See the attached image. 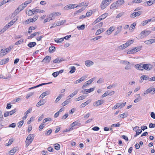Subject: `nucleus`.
<instances>
[{
  "instance_id": "64",
  "label": "nucleus",
  "mask_w": 155,
  "mask_h": 155,
  "mask_svg": "<svg viewBox=\"0 0 155 155\" xmlns=\"http://www.w3.org/2000/svg\"><path fill=\"white\" fill-rule=\"evenodd\" d=\"M31 10H29L28 12L27 13V14L28 15H32L34 14V13H33Z\"/></svg>"
},
{
  "instance_id": "44",
  "label": "nucleus",
  "mask_w": 155,
  "mask_h": 155,
  "mask_svg": "<svg viewBox=\"0 0 155 155\" xmlns=\"http://www.w3.org/2000/svg\"><path fill=\"white\" fill-rule=\"evenodd\" d=\"M85 28V26L84 24L77 26V28L78 30H83Z\"/></svg>"
},
{
  "instance_id": "43",
  "label": "nucleus",
  "mask_w": 155,
  "mask_h": 155,
  "mask_svg": "<svg viewBox=\"0 0 155 155\" xmlns=\"http://www.w3.org/2000/svg\"><path fill=\"white\" fill-rule=\"evenodd\" d=\"M55 48L54 46H51L49 47V52L50 53L53 52L54 51V49Z\"/></svg>"
},
{
  "instance_id": "40",
  "label": "nucleus",
  "mask_w": 155,
  "mask_h": 155,
  "mask_svg": "<svg viewBox=\"0 0 155 155\" xmlns=\"http://www.w3.org/2000/svg\"><path fill=\"white\" fill-rule=\"evenodd\" d=\"M54 148L56 150H59L60 148V145L58 143H56L54 145Z\"/></svg>"
},
{
  "instance_id": "55",
  "label": "nucleus",
  "mask_w": 155,
  "mask_h": 155,
  "mask_svg": "<svg viewBox=\"0 0 155 155\" xmlns=\"http://www.w3.org/2000/svg\"><path fill=\"white\" fill-rule=\"evenodd\" d=\"M51 120V118L50 117L45 118L43 120V123H45L48 121H50Z\"/></svg>"
},
{
  "instance_id": "42",
  "label": "nucleus",
  "mask_w": 155,
  "mask_h": 155,
  "mask_svg": "<svg viewBox=\"0 0 155 155\" xmlns=\"http://www.w3.org/2000/svg\"><path fill=\"white\" fill-rule=\"evenodd\" d=\"M70 98H69V99H67L64 102L62 103L61 104L63 106H65L66 105L68 104L70 102L69 99H70Z\"/></svg>"
},
{
  "instance_id": "2",
  "label": "nucleus",
  "mask_w": 155,
  "mask_h": 155,
  "mask_svg": "<svg viewBox=\"0 0 155 155\" xmlns=\"http://www.w3.org/2000/svg\"><path fill=\"white\" fill-rule=\"evenodd\" d=\"M112 0H103L101 4V7L102 9H105Z\"/></svg>"
},
{
  "instance_id": "1",
  "label": "nucleus",
  "mask_w": 155,
  "mask_h": 155,
  "mask_svg": "<svg viewBox=\"0 0 155 155\" xmlns=\"http://www.w3.org/2000/svg\"><path fill=\"white\" fill-rule=\"evenodd\" d=\"M34 134H30L27 137L25 142L27 146H28L33 141L34 139Z\"/></svg>"
},
{
  "instance_id": "3",
  "label": "nucleus",
  "mask_w": 155,
  "mask_h": 155,
  "mask_svg": "<svg viewBox=\"0 0 155 155\" xmlns=\"http://www.w3.org/2000/svg\"><path fill=\"white\" fill-rule=\"evenodd\" d=\"M13 46H10L7 48L3 50V52H1L0 53V56H3L10 52L11 49L13 48Z\"/></svg>"
},
{
  "instance_id": "5",
  "label": "nucleus",
  "mask_w": 155,
  "mask_h": 155,
  "mask_svg": "<svg viewBox=\"0 0 155 155\" xmlns=\"http://www.w3.org/2000/svg\"><path fill=\"white\" fill-rule=\"evenodd\" d=\"M153 66L150 64H144L142 66V68L146 70L149 71L153 68Z\"/></svg>"
},
{
  "instance_id": "13",
  "label": "nucleus",
  "mask_w": 155,
  "mask_h": 155,
  "mask_svg": "<svg viewBox=\"0 0 155 155\" xmlns=\"http://www.w3.org/2000/svg\"><path fill=\"white\" fill-rule=\"evenodd\" d=\"M86 8V7L84 8V7H82L81 9L76 11L73 14V15H72V17H74V16H76L78 13H80L83 10H84Z\"/></svg>"
},
{
  "instance_id": "28",
  "label": "nucleus",
  "mask_w": 155,
  "mask_h": 155,
  "mask_svg": "<svg viewBox=\"0 0 155 155\" xmlns=\"http://www.w3.org/2000/svg\"><path fill=\"white\" fill-rule=\"evenodd\" d=\"M122 28V26H120L118 27L117 28V30L115 33L114 35H116L118 34L121 31Z\"/></svg>"
},
{
  "instance_id": "61",
  "label": "nucleus",
  "mask_w": 155,
  "mask_h": 155,
  "mask_svg": "<svg viewBox=\"0 0 155 155\" xmlns=\"http://www.w3.org/2000/svg\"><path fill=\"white\" fill-rule=\"evenodd\" d=\"M44 124H41L39 126V131H41L43 128L44 127Z\"/></svg>"
},
{
  "instance_id": "48",
  "label": "nucleus",
  "mask_w": 155,
  "mask_h": 155,
  "mask_svg": "<svg viewBox=\"0 0 155 155\" xmlns=\"http://www.w3.org/2000/svg\"><path fill=\"white\" fill-rule=\"evenodd\" d=\"M140 78H141V80H148L149 78V77L148 76H147V75H143Z\"/></svg>"
},
{
  "instance_id": "17",
  "label": "nucleus",
  "mask_w": 155,
  "mask_h": 155,
  "mask_svg": "<svg viewBox=\"0 0 155 155\" xmlns=\"http://www.w3.org/2000/svg\"><path fill=\"white\" fill-rule=\"evenodd\" d=\"M118 7L119 6L117 4L116 2H115L113 3L110 6V9H117Z\"/></svg>"
},
{
  "instance_id": "21",
  "label": "nucleus",
  "mask_w": 155,
  "mask_h": 155,
  "mask_svg": "<svg viewBox=\"0 0 155 155\" xmlns=\"http://www.w3.org/2000/svg\"><path fill=\"white\" fill-rule=\"evenodd\" d=\"M147 92L148 93H150L153 94L155 93V88H149L147 89Z\"/></svg>"
},
{
  "instance_id": "39",
  "label": "nucleus",
  "mask_w": 155,
  "mask_h": 155,
  "mask_svg": "<svg viewBox=\"0 0 155 155\" xmlns=\"http://www.w3.org/2000/svg\"><path fill=\"white\" fill-rule=\"evenodd\" d=\"M70 68L71 69V70L69 71L70 73L72 74L75 72L76 70L75 67H71Z\"/></svg>"
},
{
  "instance_id": "10",
  "label": "nucleus",
  "mask_w": 155,
  "mask_h": 155,
  "mask_svg": "<svg viewBox=\"0 0 155 155\" xmlns=\"http://www.w3.org/2000/svg\"><path fill=\"white\" fill-rule=\"evenodd\" d=\"M66 20H63L60 21H58L57 22L54 23L53 24V25H55V26H59L63 24L66 22Z\"/></svg>"
},
{
  "instance_id": "63",
  "label": "nucleus",
  "mask_w": 155,
  "mask_h": 155,
  "mask_svg": "<svg viewBox=\"0 0 155 155\" xmlns=\"http://www.w3.org/2000/svg\"><path fill=\"white\" fill-rule=\"evenodd\" d=\"M101 17L99 16L98 18H97L95 21H94L95 23H96L97 22H99L101 20H102V19L101 18Z\"/></svg>"
},
{
  "instance_id": "26",
  "label": "nucleus",
  "mask_w": 155,
  "mask_h": 155,
  "mask_svg": "<svg viewBox=\"0 0 155 155\" xmlns=\"http://www.w3.org/2000/svg\"><path fill=\"white\" fill-rule=\"evenodd\" d=\"M114 30V27L113 26L110 27L108 30H107L106 32L107 33L108 35H110L112 31H113Z\"/></svg>"
},
{
  "instance_id": "20",
  "label": "nucleus",
  "mask_w": 155,
  "mask_h": 155,
  "mask_svg": "<svg viewBox=\"0 0 155 155\" xmlns=\"http://www.w3.org/2000/svg\"><path fill=\"white\" fill-rule=\"evenodd\" d=\"M51 83H51H42V84H40L38 85H37V86H34L33 87L29 88L28 89L29 90H31L32 89H34V88H36L38 87H40L41 86L45 85V84H50V83Z\"/></svg>"
},
{
  "instance_id": "16",
  "label": "nucleus",
  "mask_w": 155,
  "mask_h": 155,
  "mask_svg": "<svg viewBox=\"0 0 155 155\" xmlns=\"http://www.w3.org/2000/svg\"><path fill=\"white\" fill-rule=\"evenodd\" d=\"M51 57L47 56L42 60V62H45V63H48L50 62L51 60Z\"/></svg>"
},
{
  "instance_id": "22",
  "label": "nucleus",
  "mask_w": 155,
  "mask_h": 155,
  "mask_svg": "<svg viewBox=\"0 0 155 155\" xmlns=\"http://www.w3.org/2000/svg\"><path fill=\"white\" fill-rule=\"evenodd\" d=\"M45 103L44 100H40L36 104V106L39 107L41 105H43Z\"/></svg>"
},
{
  "instance_id": "12",
  "label": "nucleus",
  "mask_w": 155,
  "mask_h": 155,
  "mask_svg": "<svg viewBox=\"0 0 155 155\" xmlns=\"http://www.w3.org/2000/svg\"><path fill=\"white\" fill-rule=\"evenodd\" d=\"M143 64L142 63H140L138 64H136L135 66V68L139 70L143 71V68H142V66Z\"/></svg>"
},
{
  "instance_id": "8",
  "label": "nucleus",
  "mask_w": 155,
  "mask_h": 155,
  "mask_svg": "<svg viewBox=\"0 0 155 155\" xmlns=\"http://www.w3.org/2000/svg\"><path fill=\"white\" fill-rule=\"evenodd\" d=\"M75 5H76L75 4H69L65 6L64 8L65 10L73 9L76 8V7L75 6Z\"/></svg>"
},
{
  "instance_id": "57",
  "label": "nucleus",
  "mask_w": 155,
  "mask_h": 155,
  "mask_svg": "<svg viewBox=\"0 0 155 155\" xmlns=\"http://www.w3.org/2000/svg\"><path fill=\"white\" fill-rule=\"evenodd\" d=\"M107 13H105L103 14H102L101 16L100 17H101V18L102 20L104 19L105 18L107 17Z\"/></svg>"
},
{
  "instance_id": "34",
  "label": "nucleus",
  "mask_w": 155,
  "mask_h": 155,
  "mask_svg": "<svg viewBox=\"0 0 155 155\" xmlns=\"http://www.w3.org/2000/svg\"><path fill=\"white\" fill-rule=\"evenodd\" d=\"M126 48V46H125V44H124L118 47L117 49L118 50H120L124 49Z\"/></svg>"
},
{
  "instance_id": "15",
  "label": "nucleus",
  "mask_w": 155,
  "mask_h": 155,
  "mask_svg": "<svg viewBox=\"0 0 155 155\" xmlns=\"http://www.w3.org/2000/svg\"><path fill=\"white\" fill-rule=\"evenodd\" d=\"M9 61V59L8 58L2 59L0 61V64L1 65L4 64L8 62Z\"/></svg>"
},
{
  "instance_id": "51",
  "label": "nucleus",
  "mask_w": 155,
  "mask_h": 155,
  "mask_svg": "<svg viewBox=\"0 0 155 155\" xmlns=\"http://www.w3.org/2000/svg\"><path fill=\"white\" fill-rule=\"evenodd\" d=\"M24 123V120H21L20 121L18 124V127L19 128H20L22 126L23 123Z\"/></svg>"
},
{
  "instance_id": "19",
  "label": "nucleus",
  "mask_w": 155,
  "mask_h": 155,
  "mask_svg": "<svg viewBox=\"0 0 155 155\" xmlns=\"http://www.w3.org/2000/svg\"><path fill=\"white\" fill-rule=\"evenodd\" d=\"M18 150V147H14L12 150H10V152L11 153V155H13Z\"/></svg>"
},
{
  "instance_id": "56",
  "label": "nucleus",
  "mask_w": 155,
  "mask_h": 155,
  "mask_svg": "<svg viewBox=\"0 0 155 155\" xmlns=\"http://www.w3.org/2000/svg\"><path fill=\"white\" fill-rule=\"evenodd\" d=\"M86 3H84V2H82L79 4L77 5V6H76V8L79 7H81L82 6H83L84 5H86Z\"/></svg>"
},
{
  "instance_id": "4",
  "label": "nucleus",
  "mask_w": 155,
  "mask_h": 155,
  "mask_svg": "<svg viewBox=\"0 0 155 155\" xmlns=\"http://www.w3.org/2000/svg\"><path fill=\"white\" fill-rule=\"evenodd\" d=\"M151 31L149 30H145L142 31L141 33L139 35V37L142 38L144 36H147L150 33Z\"/></svg>"
},
{
  "instance_id": "31",
  "label": "nucleus",
  "mask_w": 155,
  "mask_h": 155,
  "mask_svg": "<svg viewBox=\"0 0 155 155\" xmlns=\"http://www.w3.org/2000/svg\"><path fill=\"white\" fill-rule=\"evenodd\" d=\"M61 15V13L59 12H54L53 13L49 15V17L52 18L53 16H56L57 15Z\"/></svg>"
},
{
  "instance_id": "33",
  "label": "nucleus",
  "mask_w": 155,
  "mask_h": 155,
  "mask_svg": "<svg viewBox=\"0 0 155 155\" xmlns=\"http://www.w3.org/2000/svg\"><path fill=\"white\" fill-rule=\"evenodd\" d=\"M154 41V40L153 39H150L144 41V43L147 44H151Z\"/></svg>"
},
{
  "instance_id": "7",
  "label": "nucleus",
  "mask_w": 155,
  "mask_h": 155,
  "mask_svg": "<svg viewBox=\"0 0 155 155\" xmlns=\"http://www.w3.org/2000/svg\"><path fill=\"white\" fill-rule=\"evenodd\" d=\"M126 103L125 102L124 103L120 104L117 103L112 108L113 109H115L118 107H120V108H122L124 106H125L126 104Z\"/></svg>"
},
{
  "instance_id": "14",
  "label": "nucleus",
  "mask_w": 155,
  "mask_h": 155,
  "mask_svg": "<svg viewBox=\"0 0 155 155\" xmlns=\"http://www.w3.org/2000/svg\"><path fill=\"white\" fill-rule=\"evenodd\" d=\"M81 123L79 121H76L71 124L70 127L73 128V127L74 126H79L81 125Z\"/></svg>"
},
{
  "instance_id": "46",
  "label": "nucleus",
  "mask_w": 155,
  "mask_h": 155,
  "mask_svg": "<svg viewBox=\"0 0 155 155\" xmlns=\"http://www.w3.org/2000/svg\"><path fill=\"white\" fill-rule=\"evenodd\" d=\"M33 20L32 19H30V18L26 20L24 22V23L25 24H28L30 23L31 21H33Z\"/></svg>"
},
{
  "instance_id": "52",
  "label": "nucleus",
  "mask_w": 155,
  "mask_h": 155,
  "mask_svg": "<svg viewBox=\"0 0 155 155\" xmlns=\"http://www.w3.org/2000/svg\"><path fill=\"white\" fill-rule=\"evenodd\" d=\"M134 15L135 16L134 17L138 16L142 14V12L139 11L137 12H134Z\"/></svg>"
},
{
  "instance_id": "27",
  "label": "nucleus",
  "mask_w": 155,
  "mask_h": 155,
  "mask_svg": "<svg viewBox=\"0 0 155 155\" xmlns=\"http://www.w3.org/2000/svg\"><path fill=\"white\" fill-rule=\"evenodd\" d=\"M17 20V19H15V18L13 19L12 20L9 22L7 24L10 27L14 24Z\"/></svg>"
},
{
  "instance_id": "11",
  "label": "nucleus",
  "mask_w": 155,
  "mask_h": 155,
  "mask_svg": "<svg viewBox=\"0 0 155 155\" xmlns=\"http://www.w3.org/2000/svg\"><path fill=\"white\" fill-rule=\"evenodd\" d=\"M104 103V101L103 100H99L95 101L93 105L94 106H97L102 104Z\"/></svg>"
},
{
  "instance_id": "54",
  "label": "nucleus",
  "mask_w": 155,
  "mask_h": 155,
  "mask_svg": "<svg viewBox=\"0 0 155 155\" xmlns=\"http://www.w3.org/2000/svg\"><path fill=\"white\" fill-rule=\"evenodd\" d=\"M53 19L51 18L50 17L49 18H47L45 19L44 21V23H45L47 22L48 21H50V20H52Z\"/></svg>"
},
{
  "instance_id": "38",
  "label": "nucleus",
  "mask_w": 155,
  "mask_h": 155,
  "mask_svg": "<svg viewBox=\"0 0 155 155\" xmlns=\"http://www.w3.org/2000/svg\"><path fill=\"white\" fill-rule=\"evenodd\" d=\"M78 90H77L74 91V92L71 94H70L68 97H74L75 95L77 94L78 92Z\"/></svg>"
},
{
  "instance_id": "32",
  "label": "nucleus",
  "mask_w": 155,
  "mask_h": 155,
  "mask_svg": "<svg viewBox=\"0 0 155 155\" xmlns=\"http://www.w3.org/2000/svg\"><path fill=\"white\" fill-rule=\"evenodd\" d=\"M36 45V43L35 42H33L29 43L28 45L29 47L31 48L34 47Z\"/></svg>"
},
{
  "instance_id": "47",
  "label": "nucleus",
  "mask_w": 155,
  "mask_h": 155,
  "mask_svg": "<svg viewBox=\"0 0 155 155\" xmlns=\"http://www.w3.org/2000/svg\"><path fill=\"white\" fill-rule=\"evenodd\" d=\"M136 134L134 135V137H136L137 135H139L142 132V130L140 129H139L137 131H136Z\"/></svg>"
},
{
  "instance_id": "6",
  "label": "nucleus",
  "mask_w": 155,
  "mask_h": 155,
  "mask_svg": "<svg viewBox=\"0 0 155 155\" xmlns=\"http://www.w3.org/2000/svg\"><path fill=\"white\" fill-rule=\"evenodd\" d=\"M141 47H136L128 51L127 53L129 54H134L140 51L141 49Z\"/></svg>"
},
{
  "instance_id": "25",
  "label": "nucleus",
  "mask_w": 155,
  "mask_h": 155,
  "mask_svg": "<svg viewBox=\"0 0 155 155\" xmlns=\"http://www.w3.org/2000/svg\"><path fill=\"white\" fill-rule=\"evenodd\" d=\"M50 94V92L48 91H46L44 92L40 96V97H41V98H43L45 96L49 94Z\"/></svg>"
},
{
  "instance_id": "24",
  "label": "nucleus",
  "mask_w": 155,
  "mask_h": 155,
  "mask_svg": "<svg viewBox=\"0 0 155 155\" xmlns=\"http://www.w3.org/2000/svg\"><path fill=\"white\" fill-rule=\"evenodd\" d=\"M151 21V19L145 20L141 22V25L142 26H143L147 25L148 22Z\"/></svg>"
},
{
  "instance_id": "62",
  "label": "nucleus",
  "mask_w": 155,
  "mask_h": 155,
  "mask_svg": "<svg viewBox=\"0 0 155 155\" xmlns=\"http://www.w3.org/2000/svg\"><path fill=\"white\" fill-rule=\"evenodd\" d=\"M92 14V11H89V12H87L86 15V16L89 17Z\"/></svg>"
},
{
  "instance_id": "35",
  "label": "nucleus",
  "mask_w": 155,
  "mask_h": 155,
  "mask_svg": "<svg viewBox=\"0 0 155 155\" xmlns=\"http://www.w3.org/2000/svg\"><path fill=\"white\" fill-rule=\"evenodd\" d=\"M86 97V96L85 95L81 96L76 98L77 100H76V101H79L80 100H82L84 99Z\"/></svg>"
},
{
  "instance_id": "50",
  "label": "nucleus",
  "mask_w": 155,
  "mask_h": 155,
  "mask_svg": "<svg viewBox=\"0 0 155 155\" xmlns=\"http://www.w3.org/2000/svg\"><path fill=\"white\" fill-rule=\"evenodd\" d=\"M20 11H21L18 8L15 10V12L13 13V14L14 15V16L16 15Z\"/></svg>"
},
{
  "instance_id": "9",
  "label": "nucleus",
  "mask_w": 155,
  "mask_h": 155,
  "mask_svg": "<svg viewBox=\"0 0 155 155\" xmlns=\"http://www.w3.org/2000/svg\"><path fill=\"white\" fill-rule=\"evenodd\" d=\"M94 78H92L90 80L87 81L85 83H84V85L82 87V88L83 89L86 86L88 85L89 84H91L92 82L94 81Z\"/></svg>"
},
{
  "instance_id": "36",
  "label": "nucleus",
  "mask_w": 155,
  "mask_h": 155,
  "mask_svg": "<svg viewBox=\"0 0 155 155\" xmlns=\"http://www.w3.org/2000/svg\"><path fill=\"white\" fill-rule=\"evenodd\" d=\"M11 77V74H10L9 73L8 74V75L7 77H5L2 75L0 74V78H4V79H7L10 78Z\"/></svg>"
},
{
  "instance_id": "23",
  "label": "nucleus",
  "mask_w": 155,
  "mask_h": 155,
  "mask_svg": "<svg viewBox=\"0 0 155 155\" xmlns=\"http://www.w3.org/2000/svg\"><path fill=\"white\" fill-rule=\"evenodd\" d=\"M91 101L90 100H88L87 101L85 102L82 104L80 106L81 107H84L86 106Z\"/></svg>"
},
{
  "instance_id": "30",
  "label": "nucleus",
  "mask_w": 155,
  "mask_h": 155,
  "mask_svg": "<svg viewBox=\"0 0 155 155\" xmlns=\"http://www.w3.org/2000/svg\"><path fill=\"white\" fill-rule=\"evenodd\" d=\"M104 30L103 28H101L98 30L95 33L96 35H98L104 31Z\"/></svg>"
},
{
  "instance_id": "37",
  "label": "nucleus",
  "mask_w": 155,
  "mask_h": 155,
  "mask_svg": "<svg viewBox=\"0 0 155 155\" xmlns=\"http://www.w3.org/2000/svg\"><path fill=\"white\" fill-rule=\"evenodd\" d=\"M155 2V0H150L147 2V5L149 6L153 4Z\"/></svg>"
},
{
  "instance_id": "45",
  "label": "nucleus",
  "mask_w": 155,
  "mask_h": 155,
  "mask_svg": "<svg viewBox=\"0 0 155 155\" xmlns=\"http://www.w3.org/2000/svg\"><path fill=\"white\" fill-rule=\"evenodd\" d=\"M24 41V39H21L19 40L18 41H17L15 43V45H20L21 44L22 42Z\"/></svg>"
},
{
  "instance_id": "49",
  "label": "nucleus",
  "mask_w": 155,
  "mask_h": 155,
  "mask_svg": "<svg viewBox=\"0 0 155 155\" xmlns=\"http://www.w3.org/2000/svg\"><path fill=\"white\" fill-rule=\"evenodd\" d=\"M62 94H60L57 97L55 101V103H57L58 102L61 98L62 97Z\"/></svg>"
},
{
  "instance_id": "60",
  "label": "nucleus",
  "mask_w": 155,
  "mask_h": 155,
  "mask_svg": "<svg viewBox=\"0 0 155 155\" xmlns=\"http://www.w3.org/2000/svg\"><path fill=\"white\" fill-rule=\"evenodd\" d=\"M120 126V124L119 123H118L117 124H113L111 125V127H119Z\"/></svg>"
},
{
  "instance_id": "29",
  "label": "nucleus",
  "mask_w": 155,
  "mask_h": 155,
  "mask_svg": "<svg viewBox=\"0 0 155 155\" xmlns=\"http://www.w3.org/2000/svg\"><path fill=\"white\" fill-rule=\"evenodd\" d=\"M116 2L119 7L122 5L124 2V0H118Z\"/></svg>"
},
{
  "instance_id": "41",
  "label": "nucleus",
  "mask_w": 155,
  "mask_h": 155,
  "mask_svg": "<svg viewBox=\"0 0 155 155\" xmlns=\"http://www.w3.org/2000/svg\"><path fill=\"white\" fill-rule=\"evenodd\" d=\"M133 42V40H131L127 41L124 44H125V46H126V47H127L132 44Z\"/></svg>"
},
{
  "instance_id": "59",
  "label": "nucleus",
  "mask_w": 155,
  "mask_h": 155,
  "mask_svg": "<svg viewBox=\"0 0 155 155\" xmlns=\"http://www.w3.org/2000/svg\"><path fill=\"white\" fill-rule=\"evenodd\" d=\"M16 111V109H15L12 110L8 112L9 114L11 115H12L14 113H15Z\"/></svg>"
},
{
  "instance_id": "53",
  "label": "nucleus",
  "mask_w": 155,
  "mask_h": 155,
  "mask_svg": "<svg viewBox=\"0 0 155 155\" xmlns=\"http://www.w3.org/2000/svg\"><path fill=\"white\" fill-rule=\"evenodd\" d=\"M124 12H121L120 13H119L117 15L116 17V18H120L122 16L124 15Z\"/></svg>"
},
{
  "instance_id": "58",
  "label": "nucleus",
  "mask_w": 155,
  "mask_h": 155,
  "mask_svg": "<svg viewBox=\"0 0 155 155\" xmlns=\"http://www.w3.org/2000/svg\"><path fill=\"white\" fill-rule=\"evenodd\" d=\"M52 132V130L50 129L46 131L45 133V134L46 135H50Z\"/></svg>"
},
{
  "instance_id": "18",
  "label": "nucleus",
  "mask_w": 155,
  "mask_h": 155,
  "mask_svg": "<svg viewBox=\"0 0 155 155\" xmlns=\"http://www.w3.org/2000/svg\"><path fill=\"white\" fill-rule=\"evenodd\" d=\"M94 64V62L90 60H87L85 61V64L87 67H90Z\"/></svg>"
}]
</instances>
